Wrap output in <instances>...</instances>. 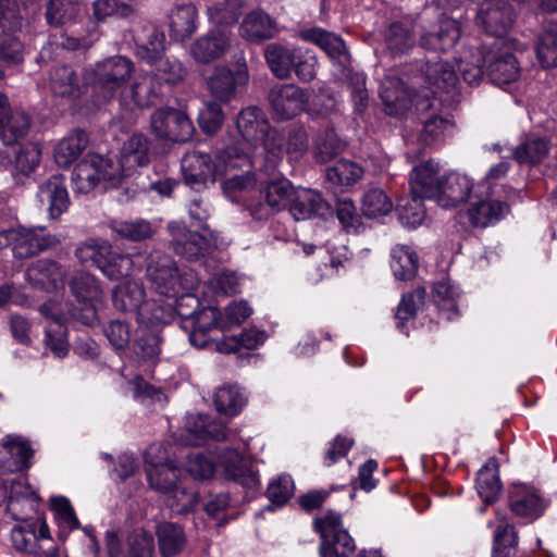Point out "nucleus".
<instances>
[{
	"label": "nucleus",
	"instance_id": "nucleus-1",
	"mask_svg": "<svg viewBox=\"0 0 557 557\" xmlns=\"http://www.w3.org/2000/svg\"><path fill=\"white\" fill-rule=\"evenodd\" d=\"M146 274L156 292L178 301L198 304L191 292L199 284L197 274L188 268L180 269L175 261L160 250L150 252Z\"/></svg>",
	"mask_w": 557,
	"mask_h": 557
},
{
	"label": "nucleus",
	"instance_id": "nucleus-2",
	"mask_svg": "<svg viewBox=\"0 0 557 557\" xmlns=\"http://www.w3.org/2000/svg\"><path fill=\"white\" fill-rule=\"evenodd\" d=\"M236 127L244 145L253 150L261 149L271 162L283 158V135L271 126L262 109L255 106L244 108L237 115Z\"/></svg>",
	"mask_w": 557,
	"mask_h": 557
},
{
	"label": "nucleus",
	"instance_id": "nucleus-3",
	"mask_svg": "<svg viewBox=\"0 0 557 557\" xmlns=\"http://www.w3.org/2000/svg\"><path fill=\"white\" fill-rule=\"evenodd\" d=\"M71 292L79 304L72 317L87 326L99 323L98 310L103 306V292L96 276L87 272L76 273L70 282Z\"/></svg>",
	"mask_w": 557,
	"mask_h": 557
},
{
	"label": "nucleus",
	"instance_id": "nucleus-4",
	"mask_svg": "<svg viewBox=\"0 0 557 557\" xmlns=\"http://www.w3.org/2000/svg\"><path fill=\"white\" fill-rule=\"evenodd\" d=\"M168 230L171 235L170 248L175 255L186 260H198L216 248L218 236L209 227L193 232L183 223L170 222Z\"/></svg>",
	"mask_w": 557,
	"mask_h": 557
},
{
	"label": "nucleus",
	"instance_id": "nucleus-5",
	"mask_svg": "<svg viewBox=\"0 0 557 557\" xmlns=\"http://www.w3.org/2000/svg\"><path fill=\"white\" fill-rule=\"evenodd\" d=\"M314 528L321 535V557H349L356 550V543L343 527L342 516L329 510L314 519Z\"/></svg>",
	"mask_w": 557,
	"mask_h": 557
},
{
	"label": "nucleus",
	"instance_id": "nucleus-6",
	"mask_svg": "<svg viewBox=\"0 0 557 557\" xmlns=\"http://www.w3.org/2000/svg\"><path fill=\"white\" fill-rule=\"evenodd\" d=\"M193 302L177 301V313L182 318V326L188 332V338L193 346L206 348L210 343V333L222 330V318L218 308L203 307L199 310L188 311L186 307H193ZM197 307L198 304H195Z\"/></svg>",
	"mask_w": 557,
	"mask_h": 557
},
{
	"label": "nucleus",
	"instance_id": "nucleus-7",
	"mask_svg": "<svg viewBox=\"0 0 557 557\" xmlns=\"http://www.w3.org/2000/svg\"><path fill=\"white\" fill-rule=\"evenodd\" d=\"M112 304L122 312H134L139 322H158L161 320L154 301L146 300V293L143 284L136 281H126L116 285L112 290Z\"/></svg>",
	"mask_w": 557,
	"mask_h": 557
},
{
	"label": "nucleus",
	"instance_id": "nucleus-8",
	"mask_svg": "<svg viewBox=\"0 0 557 557\" xmlns=\"http://www.w3.org/2000/svg\"><path fill=\"white\" fill-rule=\"evenodd\" d=\"M150 131L162 140L187 143L193 138L195 127L183 110L161 107L150 115Z\"/></svg>",
	"mask_w": 557,
	"mask_h": 557
},
{
	"label": "nucleus",
	"instance_id": "nucleus-9",
	"mask_svg": "<svg viewBox=\"0 0 557 557\" xmlns=\"http://www.w3.org/2000/svg\"><path fill=\"white\" fill-rule=\"evenodd\" d=\"M165 454V445L162 443L150 445L145 453L148 483L151 488L163 495L172 492L178 482L183 481L182 470L170 461Z\"/></svg>",
	"mask_w": 557,
	"mask_h": 557
},
{
	"label": "nucleus",
	"instance_id": "nucleus-10",
	"mask_svg": "<svg viewBox=\"0 0 557 557\" xmlns=\"http://www.w3.org/2000/svg\"><path fill=\"white\" fill-rule=\"evenodd\" d=\"M440 164L433 160H428L412 169L409 176V189L416 211L412 213V224H419L425 216L422 207L424 199L434 200L438 195V184L442 176Z\"/></svg>",
	"mask_w": 557,
	"mask_h": 557
},
{
	"label": "nucleus",
	"instance_id": "nucleus-11",
	"mask_svg": "<svg viewBox=\"0 0 557 557\" xmlns=\"http://www.w3.org/2000/svg\"><path fill=\"white\" fill-rule=\"evenodd\" d=\"M484 52L485 72L493 84L507 85L519 77L520 67L509 42L496 39Z\"/></svg>",
	"mask_w": 557,
	"mask_h": 557
},
{
	"label": "nucleus",
	"instance_id": "nucleus-12",
	"mask_svg": "<svg viewBox=\"0 0 557 557\" xmlns=\"http://www.w3.org/2000/svg\"><path fill=\"white\" fill-rule=\"evenodd\" d=\"M132 72L133 63L124 57L117 55L103 61L96 69L92 83L95 94L103 101L110 100Z\"/></svg>",
	"mask_w": 557,
	"mask_h": 557
},
{
	"label": "nucleus",
	"instance_id": "nucleus-13",
	"mask_svg": "<svg viewBox=\"0 0 557 557\" xmlns=\"http://www.w3.org/2000/svg\"><path fill=\"white\" fill-rule=\"evenodd\" d=\"M62 238L49 233L42 226L15 227V242H13V257L18 260L33 258L44 251L55 248Z\"/></svg>",
	"mask_w": 557,
	"mask_h": 557
},
{
	"label": "nucleus",
	"instance_id": "nucleus-14",
	"mask_svg": "<svg viewBox=\"0 0 557 557\" xmlns=\"http://www.w3.org/2000/svg\"><path fill=\"white\" fill-rule=\"evenodd\" d=\"M516 14L507 0H483L476 20L493 36H504L512 26Z\"/></svg>",
	"mask_w": 557,
	"mask_h": 557
},
{
	"label": "nucleus",
	"instance_id": "nucleus-15",
	"mask_svg": "<svg viewBox=\"0 0 557 557\" xmlns=\"http://www.w3.org/2000/svg\"><path fill=\"white\" fill-rule=\"evenodd\" d=\"M269 102L276 117L288 120L301 112L308 101L304 89L295 84H281L271 88Z\"/></svg>",
	"mask_w": 557,
	"mask_h": 557
},
{
	"label": "nucleus",
	"instance_id": "nucleus-16",
	"mask_svg": "<svg viewBox=\"0 0 557 557\" xmlns=\"http://www.w3.org/2000/svg\"><path fill=\"white\" fill-rule=\"evenodd\" d=\"M379 95L385 112L391 116H403L410 108L411 91L393 71L383 77Z\"/></svg>",
	"mask_w": 557,
	"mask_h": 557
},
{
	"label": "nucleus",
	"instance_id": "nucleus-17",
	"mask_svg": "<svg viewBox=\"0 0 557 557\" xmlns=\"http://www.w3.org/2000/svg\"><path fill=\"white\" fill-rule=\"evenodd\" d=\"M232 47V33L213 28L197 38L190 47L193 58L199 63H210L223 58Z\"/></svg>",
	"mask_w": 557,
	"mask_h": 557
},
{
	"label": "nucleus",
	"instance_id": "nucleus-18",
	"mask_svg": "<svg viewBox=\"0 0 557 557\" xmlns=\"http://www.w3.org/2000/svg\"><path fill=\"white\" fill-rule=\"evenodd\" d=\"M107 161L98 154H87L73 170L72 185L76 194H88L102 181L110 178Z\"/></svg>",
	"mask_w": 557,
	"mask_h": 557
},
{
	"label": "nucleus",
	"instance_id": "nucleus-19",
	"mask_svg": "<svg viewBox=\"0 0 557 557\" xmlns=\"http://www.w3.org/2000/svg\"><path fill=\"white\" fill-rule=\"evenodd\" d=\"M48 84L53 97L67 102L75 101L86 90L79 74L66 64L55 65L50 70Z\"/></svg>",
	"mask_w": 557,
	"mask_h": 557
},
{
	"label": "nucleus",
	"instance_id": "nucleus-20",
	"mask_svg": "<svg viewBox=\"0 0 557 557\" xmlns=\"http://www.w3.org/2000/svg\"><path fill=\"white\" fill-rule=\"evenodd\" d=\"M472 188L473 183L467 175L449 172L442 176L434 200L444 209L456 208L468 200Z\"/></svg>",
	"mask_w": 557,
	"mask_h": 557
},
{
	"label": "nucleus",
	"instance_id": "nucleus-21",
	"mask_svg": "<svg viewBox=\"0 0 557 557\" xmlns=\"http://www.w3.org/2000/svg\"><path fill=\"white\" fill-rule=\"evenodd\" d=\"M508 504L513 515L530 521L541 517L545 509L537 491L524 484H512L508 493Z\"/></svg>",
	"mask_w": 557,
	"mask_h": 557
},
{
	"label": "nucleus",
	"instance_id": "nucleus-22",
	"mask_svg": "<svg viewBox=\"0 0 557 557\" xmlns=\"http://www.w3.org/2000/svg\"><path fill=\"white\" fill-rule=\"evenodd\" d=\"M181 168L186 184L193 188L213 182L216 175L215 161H212L210 154L197 150L184 154Z\"/></svg>",
	"mask_w": 557,
	"mask_h": 557
},
{
	"label": "nucleus",
	"instance_id": "nucleus-23",
	"mask_svg": "<svg viewBox=\"0 0 557 557\" xmlns=\"http://www.w3.org/2000/svg\"><path fill=\"white\" fill-rule=\"evenodd\" d=\"M219 465L225 479L237 482L248 490L259 486L260 480L245 458L235 449H225L219 456Z\"/></svg>",
	"mask_w": 557,
	"mask_h": 557
},
{
	"label": "nucleus",
	"instance_id": "nucleus-24",
	"mask_svg": "<svg viewBox=\"0 0 557 557\" xmlns=\"http://www.w3.org/2000/svg\"><path fill=\"white\" fill-rule=\"evenodd\" d=\"M38 198L41 203L47 205L51 219L61 216L70 207V197L64 175H52L40 184Z\"/></svg>",
	"mask_w": 557,
	"mask_h": 557
},
{
	"label": "nucleus",
	"instance_id": "nucleus-25",
	"mask_svg": "<svg viewBox=\"0 0 557 557\" xmlns=\"http://www.w3.org/2000/svg\"><path fill=\"white\" fill-rule=\"evenodd\" d=\"M65 277V271L54 260L39 259L33 262L25 271L26 281L34 287L46 292H52L61 285Z\"/></svg>",
	"mask_w": 557,
	"mask_h": 557
},
{
	"label": "nucleus",
	"instance_id": "nucleus-26",
	"mask_svg": "<svg viewBox=\"0 0 557 557\" xmlns=\"http://www.w3.org/2000/svg\"><path fill=\"white\" fill-rule=\"evenodd\" d=\"M252 150L240 141L221 149L214 159L216 175H228L232 172L244 171V169H253Z\"/></svg>",
	"mask_w": 557,
	"mask_h": 557
},
{
	"label": "nucleus",
	"instance_id": "nucleus-27",
	"mask_svg": "<svg viewBox=\"0 0 557 557\" xmlns=\"http://www.w3.org/2000/svg\"><path fill=\"white\" fill-rule=\"evenodd\" d=\"M295 188L286 178L270 181L264 188L267 208L253 209L251 215L256 220H263L273 212L281 211L290 202Z\"/></svg>",
	"mask_w": 557,
	"mask_h": 557
},
{
	"label": "nucleus",
	"instance_id": "nucleus-28",
	"mask_svg": "<svg viewBox=\"0 0 557 557\" xmlns=\"http://www.w3.org/2000/svg\"><path fill=\"white\" fill-rule=\"evenodd\" d=\"M276 33L275 20L261 10L248 13L239 25V35L251 42H262L271 39Z\"/></svg>",
	"mask_w": 557,
	"mask_h": 557
},
{
	"label": "nucleus",
	"instance_id": "nucleus-29",
	"mask_svg": "<svg viewBox=\"0 0 557 557\" xmlns=\"http://www.w3.org/2000/svg\"><path fill=\"white\" fill-rule=\"evenodd\" d=\"M136 54L149 64L158 62L165 50V36L154 25H145L135 35Z\"/></svg>",
	"mask_w": 557,
	"mask_h": 557
},
{
	"label": "nucleus",
	"instance_id": "nucleus-30",
	"mask_svg": "<svg viewBox=\"0 0 557 557\" xmlns=\"http://www.w3.org/2000/svg\"><path fill=\"white\" fill-rule=\"evenodd\" d=\"M384 42L393 55L407 53L416 45L413 23L410 20L395 21L385 29Z\"/></svg>",
	"mask_w": 557,
	"mask_h": 557
},
{
	"label": "nucleus",
	"instance_id": "nucleus-31",
	"mask_svg": "<svg viewBox=\"0 0 557 557\" xmlns=\"http://www.w3.org/2000/svg\"><path fill=\"white\" fill-rule=\"evenodd\" d=\"M419 67L425 83L435 86L440 90L449 92L457 86L458 77L456 71L447 61L435 58Z\"/></svg>",
	"mask_w": 557,
	"mask_h": 557
},
{
	"label": "nucleus",
	"instance_id": "nucleus-32",
	"mask_svg": "<svg viewBox=\"0 0 557 557\" xmlns=\"http://www.w3.org/2000/svg\"><path fill=\"white\" fill-rule=\"evenodd\" d=\"M159 552L162 557L180 555L186 545L183 528L173 522H161L156 527Z\"/></svg>",
	"mask_w": 557,
	"mask_h": 557
},
{
	"label": "nucleus",
	"instance_id": "nucleus-33",
	"mask_svg": "<svg viewBox=\"0 0 557 557\" xmlns=\"http://www.w3.org/2000/svg\"><path fill=\"white\" fill-rule=\"evenodd\" d=\"M88 136L83 129H74L54 148V160L59 166H70L86 149Z\"/></svg>",
	"mask_w": 557,
	"mask_h": 557
},
{
	"label": "nucleus",
	"instance_id": "nucleus-34",
	"mask_svg": "<svg viewBox=\"0 0 557 557\" xmlns=\"http://www.w3.org/2000/svg\"><path fill=\"white\" fill-rule=\"evenodd\" d=\"M30 127V117L20 109L9 110L0 117V139L7 146L24 138Z\"/></svg>",
	"mask_w": 557,
	"mask_h": 557
},
{
	"label": "nucleus",
	"instance_id": "nucleus-35",
	"mask_svg": "<svg viewBox=\"0 0 557 557\" xmlns=\"http://www.w3.org/2000/svg\"><path fill=\"white\" fill-rule=\"evenodd\" d=\"M509 212V206L499 200L485 199L472 205L469 219L476 227H486L500 221Z\"/></svg>",
	"mask_w": 557,
	"mask_h": 557
},
{
	"label": "nucleus",
	"instance_id": "nucleus-36",
	"mask_svg": "<svg viewBox=\"0 0 557 557\" xmlns=\"http://www.w3.org/2000/svg\"><path fill=\"white\" fill-rule=\"evenodd\" d=\"M300 36L304 40L319 46L330 58L334 60L344 62L347 59L345 42L341 37L332 33L314 27L302 30Z\"/></svg>",
	"mask_w": 557,
	"mask_h": 557
},
{
	"label": "nucleus",
	"instance_id": "nucleus-37",
	"mask_svg": "<svg viewBox=\"0 0 557 557\" xmlns=\"http://www.w3.org/2000/svg\"><path fill=\"white\" fill-rule=\"evenodd\" d=\"M210 95L220 102L232 101L237 94L235 74L225 66H218L207 79Z\"/></svg>",
	"mask_w": 557,
	"mask_h": 557
},
{
	"label": "nucleus",
	"instance_id": "nucleus-38",
	"mask_svg": "<svg viewBox=\"0 0 557 557\" xmlns=\"http://www.w3.org/2000/svg\"><path fill=\"white\" fill-rule=\"evenodd\" d=\"M296 54L295 49H288L281 44H269L264 48V58L273 75L280 79L290 77L293 61Z\"/></svg>",
	"mask_w": 557,
	"mask_h": 557
},
{
	"label": "nucleus",
	"instance_id": "nucleus-39",
	"mask_svg": "<svg viewBox=\"0 0 557 557\" xmlns=\"http://www.w3.org/2000/svg\"><path fill=\"white\" fill-rule=\"evenodd\" d=\"M197 10L191 3L178 4L169 14L172 35L181 40L190 37L196 28Z\"/></svg>",
	"mask_w": 557,
	"mask_h": 557
},
{
	"label": "nucleus",
	"instance_id": "nucleus-40",
	"mask_svg": "<svg viewBox=\"0 0 557 557\" xmlns=\"http://www.w3.org/2000/svg\"><path fill=\"white\" fill-rule=\"evenodd\" d=\"M109 227L114 234L131 242H141L151 238L157 226L146 219L112 220Z\"/></svg>",
	"mask_w": 557,
	"mask_h": 557
},
{
	"label": "nucleus",
	"instance_id": "nucleus-41",
	"mask_svg": "<svg viewBox=\"0 0 557 557\" xmlns=\"http://www.w3.org/2000/svg\"><path fill=\"white\" fill-rule=\"evenodd\" d=\"M550 143L545 137L529 136L512 150L513 159L520 164L534 165L548 154Z\"/></svg>",
	"mask_w": 557,
	"mask_h": 557
},
{
	"label": "nucleus",
	"instance_id": "nucleus-42",
	"mask_svg": "<svg viewBox=\"0 0 557 557\" xmlns=\"http://www.w3.org/2000/svg\"><path fill=\"white\" fill-rule=\"evenodd\" d=\"M499 523L494 532L492 557H518V533L516 528L505 521V517L497 512Z\"/></svg>",
	"mask_w": 557,
	"mask_h": 557
},
{
	"label": "nucleus",
	"instance_id": "nucleus-43",
	"mask_svg": "<svg viewBox=\"0 0 557 557\" xmlns=\"http://www.w3.org/2000/svg\"><path fill=\"white\" fill-rule=\"evenodd\" d=\"M323 200L312 189H295L289 205V212L295 220H308L314 216L322 208Z\"/></svg>",
	"mask_w": 557,
	"mask_h": 557
},
{
	"label": "nucleus",
	"instance_id": "nucleus-44",
	"mask_svg": "<svg viewBox=\"0 0 557 557\" xmlns=\"http://www.w3.org/2000/svg\"><path fill=\"white\" fill-rule=\"evenodd\" d=\"M112 248L107 239L87 238L76 247L75 257L82 264H90L100 270Z\"/></svg>",
	"mask_w": 557,
	"mask_h": 557
},
{
	"label": "nucleus",
	"instance_id": "nucleus-45",
	"mask_svg": "<svg viewBox=\"0 0 557 557\" xmlns=\"http://www.w3.org/2000/svg\"><path fill=\"white\" fill-rule=\"evenodd\" d=\"M391 268L396 278L411 280L418 271V256L411 247L396 245L392 249Z\"/></svg>",
	"mask_w": 557,
	"mask_h": 557
},
{
	"label": "nucleus",
	"instance_id": "nucleus-46",
	"mask_svg": "<svg viewBox=\"0 0 557 557\" xmlns=\"http://www.w3.org/2000/svg\"><path fill=\"white\" fill-rule=\"evenodd\" d=\"M485 65L484 49H469L458 60V71L462 79L470 86H476L483 78Z\"/></svg>",
	"mask_w": 557,
	"mask_h": 557
},
{
	"label": "nucleus",
	"instance_id": "nucleus-47",
	"mask_svg": "<svg viewBox=\"0 0 557 557\" xmlns=\"http://www.w3.org/2000/svg\"><path fill=\"white\" fill-rule=\"evenodd\" d=\"M150 161V141L141 133L133 134L123 145L122 162L128 168L145 166Z\"/></svg>",
	"mask_w": 557,
	"mask_h": 557
},
{
	"label": "nucleus",
	"instance_id": "nucleus-48",
	"mask_svg": "<svg viewBox=\"0 0 557 557\" xmlns=\"http://www.w3.org/2000/svg\"><path fill=\"white\" fill-rule=\"evenodd\" d=\"M4 446L8 449L9 472H18L29 468L30 458L33 457V449L27 441L20 436L7 435L3 440Z\"/></svg>",
	"mask_w": 557,
	"mask_h": 557
},
{
	"label": "nucleus",
	"instance_id": "nucleus-49",
	"mask_svg": "<svg viewBox=\"0 0 557 557\" xmlns=\"http://www.w3.org/2000/svg\"><path fill=\"white\" fill-rule=\"evenodd\" d=\"M425 295V288L419 286L401 297L395 313L397 327L400 331H405L406 322L414 319L418 311L424 306Z\"/></svg>",
	"mask_w": 557,
	"mask_h": 557
},
{
	"label": "nucleus",
	"instance_id": "nucleus-50",
	"mask_svg": "<svg viewBox=\"0 0 557 557\" xmlns=\"http://www.w3.org/2000/svg\"><path fill=\"white\" fill-rule=\"evenodd\" d=\"M213 403L219 412L233 417L243 409L246 397L238 386L223 385L215 391Z\"/></svg>",
	"mask_w": 557,
	"mask_h": 557
},
{
	"label": "nucleus",
	"instance_id": "nucleus-51",
	"mask_svg": "<svg viewBox=\"0 0 557 557\" xmlns=\"http://www.w3.org/2000/svg\"><path fill=\"white\" fill-rule=\"evenodd\" d=\"M454 122L440 115H433L425 120L418 137L423 146L442 144L447 135H450Z\"/></svg>",
	"mask_w": 557,
	"mask_h": 557
},
{
	"label": "nucleus",
	"instance_id": "nucleus-52",
	"mask_svg": "<svg viewBox=\"0 0 557 557\" xmlns=\"http://www.w3.org/2000/svg\"><path fill=\"white\" fill-rule=\"evenodd\" d=\"M164 496L166 506L178 515L191 511L198 503L197 492L184 481H180L173 491Z\"/></svg>",
	"mask_w": 557,
	"mask_h": 557
},
{
	"label": "nucleus",
	"instance_id": "nucleus-53",
	"mask_svg": "<svg viewBox=\"0 0 557 557\" xmlns=\"http://www.w3.org/2000/svg\"><path fill=\"white\" fill-rule=\"evenodd\" d=\"M476 490L479 496L485 503H493L497 499L502 490V483L497 472V466L486 463L483 466L476 475Z\"/></svg>",
	"mask_w": 557,
	"mask_h": 557
},
{
	"label": "nucleus",
	"instance_id": "nucleus-54",
	"mask_svg": "<svg viewBox=\"0 0 557 557\" xmlns=\"http://www.w3.org/2000/svg\"><path fill=\"white\" fill-rule=\"evenodd\" d=\"M536 58L543 67L557 65V25L547 26L537 37Z\"/></svg>",
	"mask_w": 557,
	"mask_h": 557
},
{
	"label": "nucleus",
	"instance_id": "nucleus-55",
	"mask_svg": "<svg viewBox=\"0 0 557 557\" xmlns=\"http://www.w3.org/2000/svg\"><path fill=\"white\" fill-rule=\"evenodd\" d=\"M131 96L138 108H148L161 98V85L153 76H144L132 85Z\"/></svg>",
	"mask_w": 557,
	"mask_h": 557
},
{
	"label": "nucleus",
	"instance_id": "nucleus-56",
	"mask_svg": "<svg viewBox=\"0 0 557 557\" xmlns=\"http://www.w3.org/2000/svg\"><path fill=\"white\" fill-rule=\"evenodd\" d=\"M344 148L343 141L335 131L327 127L320 133L314 141L313 156L317 162L326 163L338 156Z\"/></svg>",
	"mask_w": 557,
	"mask_h": 557
},
{
	"label": "nucleus",
	"instance_id": "nucleus-57",
	"mask_svg": "<svg viewBox=\"0 0 557 557\" xmlns=\"http://www.w3.org/2000/svg\"><path fill=\"white\" fill-rule=\"evenodd\" d=\"M78 11L76 0H49L45 16L49 26L61 27L73 21Z\"/></svg>",
	"mask_w": 557,
	"mask_h": 557
},
{
	"label": "nucleus",
	"instance_id": "nucleus-58",
	"mask_svg": "<svg viewBox=\"0 0 557 557\" xmlns=\"http://www.w3.org/2000/svg\"><path fill=\"white\" fill-rule=\"evenodd\" d=\"M458 290L450 280L437 281L433 285V298L438 310L446 314L447 320H451L458 313L457 308Z\"/></svg>",
	"mask_w": 557,
	"mask_h": 557
},
{
	"label": "nucleus",
	"instance_id": "nucleus-59",
	"mask_svg": "<svg viewBox=\"0 0 557 557\" xmlns=\"http://www.w3.org/2000/svg\"><path fill=\"white\" fill-rule=\"evenodd\" d=\"M361 210L370 219L384 216L392 212L393 202L383 189L374 187L363 195Z\"/></svg>",
	"mask_w": 557,
	"mask_h": 557
},
{
	"label": "nucleus",
	"instance_id": "nucleus-60",
	"mask_svg": "<svg viewBox=\"0 0 557 557\" xmlns=\"http://www.w3.org/2000/svg\"><path fill=\"white\" fill-rule=\"evenodd\" d=\"M309 148L308 134L302 125H292L287 137L283 136V154L290 161H297L305 156Z\"/></svg>",
	"mask_w": 557,
	"mask_h": 557
},
{
	"label": "nucleus",
	"instance_id": "nucleus-61",
	"mask_svg": "<svg viewBox=\"0 0 557 557\" xmlns=\"http://www.w3.org/2000/svg\"><path fill=\"white\" fill-rule=\"evenodd\" d=\"M242 0H219L208 9L210 20L216 25H233L242 14Z\"/></svg>",
	"mask_w": 557,
	"mask_h": 557
},
{
	"label": "nucleus",
	"instance_id": "nucleus-62",
	"mask_svg": "<svg viewBox=\"0 0 557 557\" xmlns=\"http://www.w3.org/2000/svg\"><path fill=\"white\" fill-rule=\"evenodd\" d=\"M363 170L357 163L349 160H338L332 168L326 170V177L330 182L348 186L362 177Z\"/></svg>",
	"mask_w": 557,
	"mask_h": 557
},
{
	"label": "nucleus",
	"instance_id": "nucleus-63",
	"mask_svg": "<svg viewBox=\"0 0 557 557\" xmlns=\"http://www.w3.org/2000/svg\"><path fill=\"white\" fill-rule=\"evenodd\" d=\"M134 262L129 255L119 253L111 249L110 257L107 258L100 271L109 280L116 281L131 275Z\"/></svg>",
	"mask_w": 557,
	"mask_h": 557
},
{
	"label": "nucleus",
	"instance_id": "nucleus-64",
	"mask_svg": "<svg viewBox=\"0 0 557 557\" xmlns=\"http://www.w3.org/2000/svg\"><path fill=\"white\" fill-rule=\"evenodd\" d=\"M197 121L205 134H216L224 122V113L221 104L215 101H207L199 111Z\"/></svg>",
	"mask_w": 557,
	"mask_h": 557
}]
</instances>
